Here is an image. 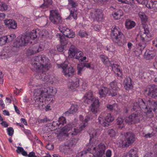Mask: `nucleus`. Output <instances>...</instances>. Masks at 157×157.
<instances>
[{
  "label": "nucleus",
  "instance_id": "1",
  "mask_svg": "<svg viewBox=\"0 0 157 157\" xmlns=\"http://www.w3.org/2000/svg\"><path fill=\"white\" fill-rule=\"evenodd\" d=\"M31 63L33 69L38 72L36 75V78L43 82L42 84L36 85V87H40L44 86L47 82H52L53 76L47 75L44 73L51 67L49 60L48 58L44 55L34 57L32 59Z\"/></svg>",
  "mask_w": 157,
  "mask_h": 157
},
{
  "label": "nucleus",
  "instance_id": "2",
  "mask_svg": "<svg viewBox=\"0 0 157 157\" xmlns=\"http://www.w3.org/2000/svg\"><path fill=\"white\" fill-rule=\"evenodd\" d=\"M56 89L53 87H42L35 89L34 90L35 106L40 109H44L45 105L44 101L46 99L47 101L53 100L54 96L56 93Z\"/></svg>",
  "mask_w": 157,
  "mask_h": 157
},
{
  "label": "nucleus",
  "instance_id": "3",
  "mask_svg": "<svg viewBox=\"0 0 157 157\" xmlns=\"http://www.w3.org/2000/svg\"><path fill=\"white\" fill-rule=\"evenodd\" d=\"M138 15L141 20L143 27L144 29V32L141 35V39L142 43H140L138 46V49L140 51L139 54H140L146 46V44L144 41L147 38L151 37V36L149 33L147 25L146 24L148 20L147 17L144 13L141 12H140Z\"/></svg>",
  "mask_w": 157,
  "mask_h": 157
},
{
  "label": "nucleus",
  "instance_id": "4",
  "mask_svg": "<svg viewBox=\"0 0 157 157\" xmlns=\"http://www.w3.org/2000/svg\"><path fill=\"white\" fill-rule=\"evenodd\" d=\"M157 106V102L151 100L145 101L143 99L139 98L138 101V103H136L133 107V110H135L136 108L139 107L143 109L147 117L151 118L153 116L152 112V107Z\"/></svg>",
  "mask_w": 157,
  "mask_h": 157
},
{
  "label": "nucleus",
  "instance_id": "5",
  "mask_svg": "<svg viewBox=\"0 0 157 157\" xmlns=\"http://www.w3.org/2000/svg\"><path fill=\"white\" fill-rule=\"evenodd\" d=\"M66 123V119L63 117H61L56 121H54L52 125L54 126H57L59 128H61L60 133L62 135L67 136L68 134L70 133L69 132L70 131H71L73 127L76 126V124L70 123L64 126Z\"/></svg>",
  "mask_w": 157,
  "mask_h": 157
},
{
  "label": "nucleus",
  "instance_id": "6",
  "mask_svg": "<svg viewBox=\"0 0 157 157\" xmlns=\"http://www.w3.org/2000/svg\"><path fill=\"white\" fill-rule=\"evenodd\" d=\"M105 146L103 144H100L96 146L92 150L93 157H111L112 154L111 151L108 149L105 154Z\"/></svg>",
  "mask_w": 157,
  "mask_h": 157
},
{
  "label": "nucleus",
  "instance_id": "7",
  "mask_svg": "<svg viewBox=\"0 0 157 157\" xmlns=\"http://www.w3.org/2000/svg\"><path fill=\"white\" fill-rule=\"evenodd\" d=\"M113 40L120 46H122L125 43L124 37L119 27L116 26L113 28L111 33Z\"/></svg>",
  "mask_w": 157,
  "mask_h": 157
},
{
  "label": "nucleus",
  "instance_id": "8",
  "mask_svg": "<svg viewBox=\"0 0 157 157\" xmlns=\"http://www.w3.org/2000/svg\"><path fill=\"white\" fill-rule=\"evenodd\" d=\"M37 37L36 30H33L32 32L22 35L20 38V46H24L30 41L32 43L31 40L36 39Z\"/></svg>",
  "mask_w": 157,
  "mask_h": 157
},
{
  "label": "nucleus",
  "instance_id": "9",
  "mask_svg": "<svg viewBox=\"0 0 157 157\" xmlns=\"http://www.w3.org/2000/svg\"><path fill=\"white\" fill-rule=\"evenodd\" d=\"M68 64V62L66 60L64 61L63 63L57 64V66L59 68L61 67L62 68V72L64 75L67 77L70 78L74 75L75 70L71 66L69 67L67 69H66Z\"/></svg>",
  "mask_w": 157,
  "mask_h": 157
},
{
  "label": "nucleus",
  "instance_id": "10",
  "mask_svg": "<svg viewBox=\"0 0 157 157\" xmlns=\"http://www.w3.org/2000/svg\"><path fill=\"white\" fill-rule=\"evenodd\" d=\"M104 113H101L99 116L98 122L104 127H108L109 123L113 122L114 120V117L110 113H108L104 117Z\"/></svg>",
  "mask_w": 157,
  "mask_h": 157
},
{
  "label": "nucleus",
  "instance_id": "11",
  "mask_svg": "<svg viewBox=\"0 0 157 157\" xmlns=\"http://www.w3.org/2000/svg\"><path fill=\"white\" fill-rule=\"evenodd\" d=\"M50 12L49 19L51 22L57 25L62 22L61 17L57 10H51Z\"/></svg>",
  "mask_w": 157,
  "mask_h": 157
},
{
  "label": "nucleus",
  "instance_id": "12",
  "mask_svg": "<svg viewBox=\"0 0 157 157\" xmlns=\"http://www.w3.org/2000/svg\"><path fill=\"white\" fill-rule=\"evenodd\" d=\"M90 17L94 21H100L103 19L101 10L99 9H94L90 13Z\"/></svg>",
  "mask_w": 157,
  "mask_h": 157
},
{
  "label": "nucleus",
  "instance_id": "13",
  "mask_svg": "<svg viewBox=\"0 0 157 157\" xmlns=\"http://www.w3.org/2000/svg\"><path fill=\"white\" fill-rule=\"evenodd\" d=\"M91 104L90 106L91 111L94 113H97L99 110L100 103L98 98L94 97L92 99Z\"/></svg>",
  "mask_w": 157,
  "mask_h": 157
},
{
  "label": "nucleus",
  "instance_id": "14",
  "mask_svg": "<svg viewBox=\"0 0 157 157\" xmlns=\"http://www.w3.org/2000/svg\"><path fill=\"white\" fill-rule=\"evenodd\" d=\"M89 120V118L88 117H86L85 118L83 124L80 125V127L79 128H74L73 132L71 133V131L69 132H70V133L67 136H68L69 135H71L72 136H75L78 134L80 133L82 131L85 127L88 125V121Z\"/></svg>",
  "mask_w": 157,
  "mask_h": 157
},
{
  "label": "nucleus",
  "instance_id": "15",
  "mask_svg": "<svg viewBox=\"0 0 157 157\" xmlns=\"http://www.w3.org/2000/svg\"><path fill=\"white\" fill-rule=\"evenodd\" d=\"M140 121V116L135 114H133L125 119L126 122L129 124L137 123Z\"/></svg>",
  "mask_w": 157,
  "mask_h": 157
},
{
  "label": "nucleus",
  "instance_id": "16",
  "mask_svg": "<svg viewBox=\"0 0 157 157\" xmlns=\"http://www.w3.org/2000/svg\"><path fill=\"white\" fill-rule=\"evenodd\" d=\"M56 36L59 39L61 44V45H60L57 47V50L58 51L60 52H62L64 49L63 46L67 44V42L65 40L64 36L62 34L57 33Z\"/></svg>",
  "mask_w": 157,
  "mask_h": 157
},
{
  "label": "nucleus",
  "instance_id": "17",
  "mask_svg": "<svg viewBox=\"0 0 157 157\" xmlns=\"http://www.w3.org/2000/svg\"><path fill=\"white\" fill-rule=\"evenodd\" d=\"M4 23L6 27L9 29H15L17 27V24L13 19L5 20Z\"/></svg>",
  "mask_w": 157,
  "mask_h": 157
},
{
  "label": "nucleus",
  "instance_id": "18",
  "mask_svg": "<svg viewBox=\"0 0 157 157\" xmlns=\"http://www.w3.org/2000/svg\"><path fill=\"white\" fill-rule=\"evenodd\" d=\"M157 90L152 86H150L149 88L147 89L146 92H148L147 94L148 95L153 98H156L157 99V93L156 91Z\"/></svg>",
  "mask_w": 157,
  "mask_h": 157
},
{
  "label": "nucleus",
  "instance_id": "19",
  "mask_svg": "<svg viewBox=\"0 0 157 157\" xmlns=\"http://www.w3.org/2000/svg\"><path fill=\"white\" fill-rule=\"evenodd\" d=\"M125 141L127 144H129L133 143L135 140L134 134L132 132H127L125 135Z\"/></svg>",
  "mask_w": 157,
  "mask_h": 157
},
{
  "label": "nucleus",
  "instance_id": "20",
  "mask_svg": "<svg viewBox=\"0 0 157 157\" xmlns=\"http://www.w3.org/2000/svg\"><path fill=\"white\" fill-rule=\"evenodd\" d=\"M70 11L69 16L66 18V19L71 20L72 18L75 20L77 19V18L78 12L77 9L69 8Z\"/></svg>",
  "mask_w": 157,
  "mask_h": 157
},
{
  "label": "nucleus",
  "instance_id": "21",
  "mask_svg": "<svg viewBox=\"0 0 157 157\" xmlns=\"http://www.w3.org/2000/svg\"><path fill=\"white\" fill-rule=\"evenodd\" d=\"M79 80L78 78H76L74 80L69 82L68 84V87L71 89H73L79 86Z\"/></svg>",
  "mask_w": 157,
  "mask_h": 157
},
{
  "label": "nucleus",
  "instance_id": "22",
  "mask_svg": "<svg viewBox=\"0 0 157 157\" xmlns=\"http://www.w3.org/2000/svg\"><path fill=\"white\" fill-rule=\"evenodd\" d=\"M12 56V54L11 52H8L5 49L0 52V59H7Z\"/></svg>",
  "mask_w": 157,
  "mask_h": 157
},
{
  "label": "nucleus",
  "instance_id": "23",
  "mask_svg": "<svg viewBox=\"0 0 157 157\" xmlns=\"http://www.w3.org/2000/svg\"><path fill=\"white\" fill-rule=\"evenodd\" d=\"M78 50L75 46L71 45L69 50L68 52L69 57L71 58L75 56Z\"/></svg>",
  "mask_w": 157,
  "mask_h": 157
},
{
  "label": "nucleus",
  "instance_id": "24",
  "mask_svg": "<svg viewBox=\"0 0 157 157\" xmlns=\"http://www.w3.org/2000/svg\"><path fill=\"white\" fill-rule=\"evenodd\" d=\"M124 87L127 90L132 89L133 88V86L130 78L127 77L125 79Z\"/></svg>",
  "mask_w": 157,
  "mask_h": 157
},
{
  "label": "nucleus",
  "instance_id": "25",
  "mask_svg": "<svg viewBox=\"0 0 157 157\" xmlns=\"http://www.w3.org/2000/svg\"><path fill=\"white\" fill-rule=\"evenodd\" d=\"M94 97H93V94L92 92L89 91L85 94L84 96L83 99L85 102L87 104H89L91 99Z\"/></svg>",
  "mask_w": 157,
  "mask_h": 157
},
{
  "label": "nucleus",
  "instance_id": "26",
  "mask_svg": "<svg viewBox=\"0 0 157 157\" xmlns=\"http://www.w3.org/2000/svg\"><path fill=\"white\" fill-rule=\"evenodd\" d=\"M113 18L115 20H118L121 18L123 15L122 10H118L116 11H113L112 14Z\"/></svg>",
  "mask_w": 157,
  "mask_h": 157
},
{
  "label": "nucleus",
  "instance_id": "27",
  "mask_svg": "<svg viewBox=\"0 0 157 157\" xmlns=\"http://www.w3.org/2000/svg\"><path fill=\"white\" fill-rule=\"evenodd\" d=\"M78 106L76 104H72L69 111L65 113V114L68 115L69 114H73L77 112L78 110Z\"/></svg>",
  "mask_w": 157,
  "mask_h": 157
},
{
  "label": "nucleus",
  "instance_id": "28",
  "mask_svg": "<svg viewBox=\"0 0 157 157\" xmlns=\"http://www.w3.org/2000/svg\"><path fill=\"white\" fill-rule=\"evenodd\" d=\"M113 71L115 73H116L119 77H121L122 75V72L120 69L118 68V66L117 64H113L111 65Z\"/></svg>",
  "mask_w": 157,
  "mask_h": 157
},
{
  "label": "nucleus",
  "instance_id": "29",
  "mask_svg": "<svg viewBox=\"0 0 157 157\" xmlns=\"http://www.w3.org/2000/svg\"><path fill=\"white\" fill-rule=\"evenodd\" d=\"M117 127L118 129H121L124 127L123 119L121 117H118L117 120Z\"/></svg>",
  "mask_w": 157,
  "mask_h": 157
},
{
  "label": "nucleus",
  "instance_id": "30",
  "mask_svg": "<svg viewBox=\"0 0 157 157\" xmlns=\"http://www.w3.org/2000/svg\"><path fill=\"white\" fill-rule=\"evenodd\" d=\"M108 89L106 87H101L99 90V93L100 96L102 97H105L108 93Z\"/></svg>",
  "mask_w": 157,
  "mask_h": 157
},
{
  "label": "nucleus",
  "instance_id": "31",
  "mask_svg": "<svg viewBox=\"0 0 157 157\" xmlns=\"http://www.w3.org/2000/svg\"><path fill=\"white\" fill-rule=\"evenodd\" d=\"M155 55V53L154 51H149L145 54V58L147 59H152Z\"/></svg>",
  "mask_w": 157,
  "mask_h": 157
},
{
  "label": "nucleus",
  "instance_id": "32",
  "mask_svg": "<svg viewBox=\"0 0 157 157\" xmlns=\"http://www.w3.org/2000/svg\"><path fill=\"white\" fill-rule=\"evenodd\" d=\"M64 35L68 38H72L75 37V34L71 29H68Z\"/></svg>",
  "mask_w": 157,
  "mask_h": 157
},
{
  "label": "nucleus",
  "instance_id": "33",
  "mask_svg": "<svg viewBox=\"0 0 157 157\" xmlns=\"http://www.w3.org/2000/svg\"><path fill=\"white\" fill-rule=\"evenodd\" d=\"M100 57L102 62L105 66L108 67L110 66V62L109 61L108 58L106 56L102 55L100 56Z\"/></svg>",
  "mask_w": 157,
  "mask_h": 157
},
{
  "label": "nucleus",
  "instance_id": "34",
  "mask_svg": "<svg viewBox=\"0 0 157 157\" xmlns=\"http://www.w3.org/2000/svg\"><path fill=\"white\" fill-rule=\"evenodd\" d=\"M135 25V23L132 21L127 20L125 22V26L128 29H131Z\"/></svg>",
  "mask_w": 157,
  "mask_h": 157
},
{
  "label": "nucleus",
  "instance_id": "35",
  "mask_svg": "<svg viewBox=\"0 0 157 157\" xmlns=\"http://www.w3.org/2000/svg\"><path fill=\"white\" fill-rule=\"evenodd\" d=\"M6 41L7 43L12 41L16 37V36L14 34H11L5 36Z\"/></svg>",
  "mask_w": 157,
  "mask_h": 157
},
{
  "label": "nucleus",
  "instance_id": "36",
  "mask_svg": "<svg viewBox=\"0 0 157 157\" xmlns=\"http://www.w3.org/2000/svg\"><path fill=\"white\" fill-rule=\"evenodd\" d=\"M136 154V151L134 149H131L123 157H137Z\"/></svg>",
  "mask_w": 157,
  "mask_h": 157
},
{
  "label": "nucleus",
  "instance_id": "37",
  "mask_svg": "<svg viewBox=\"0 0 157 157\" xmlns=\"http://www.w3.org/2000/svg\"><path fill=\"white\" fill-rule=\"evenodd\" d=\"M44 2L41 5L40 7L45 9L48 8L52 3V0H44Z\"/></svg>",
  "mask_w": 157,
  "mask_h": 157
},
{
  "label": "nucleus",
  "instance_id": "38",
  "mask_svg": "<svg viewBox=\"0 0 157 157\" xmlns=\"http://www.w3.org/2000/svg\"><path fill=\"white\" fill-rule=\"evenodd\" d=\"M36 47H33L29 49L27 51V53L28 55H31L37 53Z\"/></svg>",
  "mask_w": 157,
  "mask_h": 157
},
{
  "label": "nucleus",
  "instance_id": "39",
  "mask_svg": "<svg viewBox=\"0 0 157 157\" xmlns=\"http://www.w3.org/2000/svg\"><path fill=\"white\" fill-rule=\"evenodd\" d=\"M20 43L19 41H15L14 42L12 47V49L14 51H19V49Z\"/></svg>",
  "mask_w": 157,
  "mask_h": 157
},
{
  "label": "nucleus",
  "instance_id": "40",
  "mask_svg": "<svg viewBox=\"0 0 157 157\" xmlns=\"http://www.w3.org/2000/svg\"><path fill=\"white\" fill-rule=\"evenodd\" d=\"M68 5L71 6V9H76V7L78 6V3L73 0H68Z\"/></svg>",
  "mask_w": 157,
  "mask_h": 157
},
{
  "label": "nucleus",
  "instance_id": "41",
  "mask_svg": "<svg viewBox=\"0 0 157 157\" xmlns=\"http://www.w3.org/2000/svg\"><path fill=\"white\" fill-rule=\"evenodd\" d=\"M8 8V6L4 2L0 1V10L3 11Z\"/></svg>",
  "mask_w": 157,
  "mask_h": 157
},
{
  "label": "nucleus",
  "instance_id": "42",
  "mask_svg": "<svg viewBox=\"0 0 157 157\" xmlns=\"http://www.w3.org/2000/svg\"><path fill=\"white\" fill-rule=\"evenodd\" d=\"M78 75H81L82 72L84 69V67L82 64V63H80L78 65Z\"/></svg>",
  "mask_w": 157,
  "mask_h": 157
},
{
  "label": "nucleus",
  "instance_id": "43",
  "mask_svg": "<svg viewBox=\"0 0 157 157\" xmlns=\"http://www.w3.org/2000/svg\"><path fill=\"white\" fill-rule=\"evenodd\" d=\"M109 85L111 89L113 90H116L118 88L117 82L115 80L111 82Z\"/></svg>",
  "mask_w": 157,
  "mask_h": 157
},
{
  "label": "nucleus",
  "instance_id": "44",
  "mask_svg": "<svg viewBox=\"0 0 157 157\" xmlns=\"http://www.w3.org/2000/svg\"><path fill=\"white\" fill-rule=\"evenodd\" d=\"M100 134V132L98 130H93L91 133L90 134V137L92 138L96 137L99 136Z\"/></svg>",
  "mask_w": 157,
  "mask_h": 157
},
{
  "label": "nucleus",
  "instance_id": "45",
  "mask_svg": "<svg viewBox=\"0 0 157 157\" xmlns=\"http://www.w3.org/2000/svg\"><path fill=\"white\" fill-rule=\"evenodd\" d=\"M117 107V105L116 104H114L113 105L108 104L107 105V108L111 110L114 109L115 111H118Z\"/></svg>",
  "mask_w": 157,
  "mask_h": 157
},
{
  "label": "nucleus",
  "instance_id": "46",
  "mask_svg": "<svg viewBox=\"0 0 157 157\" xmlns=\"http://www.w3.org/2000/svg\"><path fill=\"white\" fill-rule=\"evenodd\" d=\"M145 6L148 8H154V1H152V0H151L149 2L147 1V3L145 5Z\"/></svg>",
  "mask_w": 157,
  "mask_h": 157
},
{
  "label": "nucleus",
  "instance_id": "47",
  "mask_svg": "<svg viewBox=\"0 0 157 157\" xmlns=\"http://www.w3.org/2000/svg\"><path fill=\"white\" fill-rule=\"evenodd\" d=\"M68 28L66 25H60L59 28V31L63 33V35L65 33V32L67 31Z\"/></svg>",
  "mask_w": 157,
  "mask_h": 157
},
{
  "label": "nucleus",
  "instance_id": "48",
  "mask_svg": "<svg viewBox=\"0 0 157 157\" xmlns=\"http://www.w3.org/2000/svg\"><path fill=\"white\" fill-rule=\"evenodd\" d=\"M108 134L112 137H114L116 135L115 131L113 129H110L108 131Z\"/></svg>",
  "mask_w": 157,
  "mask_h": 157
},
{
  "label": "nucleus",
  "instance_id": "49",
  "mask_svg": "<svg viewBox=\"0 0 157 157\" xmlns=\"http://www.w3.org/2000/svg\"><path fill=\"white\" fill-rule=\"evenodd\" d=\"M83 55V52L80 51L78 50L75 56V58L77 59L80 60V59L82 56Z\"/></svg>",
  "mask_w": 157,
  "mask_h": 157
},
{
  "label": "nucleus",
  "instance_id": "50",
  "mask_svg": "<svg viewBox=\"0 0 157 157\" xmlns=\"http://www.w3.org/2000/svg\"><path fill=\"white\" fill-rule=\"evenodd\" d=\"M6 43L5 36L0 37V46L5 45Z\"/></svg>",
  "mask_w": 157,
  "mask_h": 157
},
{
  "label": "nucleus",
  "instance_id": "51",
  "mask_svg": "<svg viewBox=\"0 0 157 157\" xmlns=\"http://www.w3.org/2000/svg\"><path fill=\"white\" fill-rule=\"evenodd\" d=\"M78 35L81 37H86L88 35V34L86 32L82 31H79L78 33Z\"/></svg>",
  "mask_w": 157,
  "mask_h": 157
},
{
  "label": "nucleus",
  "instance_id": "52",
  "mask_svg": "<svg viewBox=\"0 0 157 157\" xmlns=\"http://www.w3.org/2000/svg\"><path fill=\"white\" fill-rule=\"evenodd\" d=\"M7 131L8 135L9 136H12L14 130L11 127L8 128L7 129Z\"/></svg>",
  "mask_w": 157,
  "mask_h": 157
},
{
  "label": "nucleus",
  "instance_id": "53",
  "mask_svg": "<svg viewBox=\"0 0 157 157\" xmlns=\"http://www.w3.org/2000/svg\"><path fill=\"white\" fill-rule=\"evenodd\" d=\"M106 50L110 52H114L115 51V48L113 46H107L106 47Z\"/></svg>",
  "mask_w": 157,
  "mask_h": 157
},
{
  "label": "nucleus",
  "instance_id": "54",
  "mask_svg": "<svg viewBox=\"0 0 157 157\" xmlns=\"http://www.w3.org/2000/svg\"><path fill=\"white\" fill-rule=\"evenodd\" d=\"M119 2L126 4L132 2L134 0H118Z\"/></svg>",
  "mask_w": 157,
  "mask_h": 157
},
{
  "label": "nucleus",
  "instance_id": "55",
  "mask_svg": "<svg viewBox=\"0 0 157 157\" xmlns=\"http://www.w3.org/2000/svg\"><path fill=\"white\" fill-rule=\"evenodd\" d=\"M138 3L139 4H142L143 5H144L147 3V0H136Z\"/></svg>",
  "mask_w": 157,
  "mask_h": 157
},
{
  "label": "nucleus",
  "instance_id": "56",
  "mask_svg": "<svg viewBox=\"0 0 157 157\" xmlns=\"http://www.w3.org/2000/svg\"><path fill=\"white\" fill-rule=\"evenodd\" d=\"M77 141V140L73 138L71 139L70 142L68 144V146H72L73 144H74L75 143H76Z\"/></svg>",
  "mask_w": 157,
  "mask_h": 157
},
{
  "label": "nucleus",
  "instance_id": "57",
  "mask_svg": "<svg viewBox=\"0 0 157 157\" xmlns=\"http://www.w3.org/2000/svg\"><path fill=\"white\" fill-rule=\"evenodd\" d=\"M20 153H21L22 155L24 156H27L28 154L27 152L25 151L23 148L20 147Z\"/></svg>",
  "mask_w": 157,
  "mask_h": 157
},
{
  "label": "nucleus",
  "instance_id": "58",
  "mask_svg": "<svg viewBox=\"0 0 157 157\" xmlns=\"http://www.w3.org/2000/svg\"><path fill=\"white\" fill-rule=\"evenodd\" d=\"M155 134L153 133H147V134H145L144 135V137L145 138H150L152 137V136L154 135Z\"/></svg>",
  "mask_w": 157,
  "mask_h": 157
},
{
  "label": "nucleus",
  "instance_id": "59",
  "mask_svg": "<svg viewBox=\"0 0 157 157\" xmlns=\"http://www.w3.org/2000/svg\"><path fill=\"white\" fill-rule=\"evenodd\" d=\"M82 64L84 67V68L85 67L87 68H90L91 67L90 63H83Z\"/></svg>",
  "mask_w": 157,
  "mask_h": 157
},
{
  "label": "nucleus",
  "instance_id": "60",
  "mask_svg": "<svg viewBox=\"0 0 157 157\" xmlns=\"http://www.w3.org/2000/svg\"><path fill=\"white\" fill-rule=\"evenodd\" d=\"M36 51H37V53L41 51H42L43 50V48L42 47L39 46L38 47H36Z\"/></svg>",
  "mask_w": 157,
  "mask_h": 157
},
{
  "label": "nucleus",
  "instance_id": "61",
  "mask_svg": "<svg viewBox=\"0 0 157 157\" xmlns=\"http://www.w3.org/2000/svg\"><path fill=\"white\" fill-rule=\"evenodd\" d=\"M0 106H1L2 109L5 108V104L2 99H0Z\"/></svg>",
  "mask_w": 157,
  "mask_h": 157
},
{
  "label": "nucleus",
  "instance_id": "62",
  "mask_svg": "<svg viewBox=\"0 0 157 157\" xmlns=\"http://www.w3.org/2000/svg\"><path fill=\"white\" fill-rule=\"evenodd\" d=\"M21 123H23L25 125H27V121L24 118H21Z\"/></svg>",
  "mask_w": 157,
  "mask_h": 157
},
{
  "label": "nucleus",
  "instance_id": "63",
  "mask_svg": "<svg viewBox=\"0 0 157 157\" xmlns=\"http://www.w3.org/2000/svg\"><path fill=\"white\" fill-rule=\"evenodd\" d=\"M14 92L16 95L19 94L20 92V90L19 89H17L16 87L14 89Z\"/></svg>",
  "mask_w": 157,
  "mask_h": 157
},
{
  "label": "nucleus",
  "instance_id": "64",
  "mask_svg": "<svg viewBox=\"0 0 157 157\" xmlns=\"http://www.w3.org/2000/svg\"><path fill=\"white\" fill-rule=\"evenodd\" d=\"M49 150H52L53 148V145L51 144H48L46 147Z\"/></svg>",
  "mask_w": 157,
  "mask_h": 157
}]
</instances>
